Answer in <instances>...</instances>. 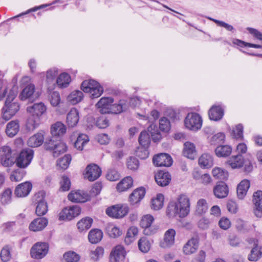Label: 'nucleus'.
Wrapping results in <instances>:
<instances>
[{
  "label": "nucleus",
  "instance_id": "nucleus-1",
  "mask_svg": "<svg viewBox=\"0 0 262 262\" xmlns=\"http://www.w3.org/2000/svg\"><path fill=\"white\" fill-rule=\"evenodd\" d=\"M190 200L187 195L181 194L176 201L169 203L166 214L169 218L179 217L183 218L188 215L190 212Z\"/></svg>",
  "mask_w": 262,
  "mask_h": 262
},
{
  "label": "nucleus",
  "instance_id": "nucleus-2",
  "mask_svg": "<svg viewBox=\"0 0 262 262\" xmlns=\"http://www.w3.org/2000/svg\"><path fill=\"white\" fill-rule=\"evenodd\" d=\"M113 102L112 97H102L96 103V106L101 114H119L127 109L128 104L124 100H120L116 104H113Z\"/></svg>",
  "mask_w": 262,
  "mask_h": 262
},
{
  "label": "nucleus",
  "instance_id": "nucleus-3",
  "mask_svg": "<svg viewBox=\"0 0 262 262\" xmlns=\"http://www.w3.org/2000/svg\"><path fill=\"white\" fill-rule=\"evenodd\" d=\"M17 94L16 88H13L9 90L5 105L2 110V117L0 118V124H4L7 121L10 120L19 110L18 103L13 101Z\"/></svg>",
  "mask_w": 262,
  "mask_h": 262
},
{
  "label": "nucleus",
  "instance_id": "nucleus-4",
  "mask_svg": "<svg viewBox=\"0 0 262 262\" xmlns=\"http://www.w3.org/2000/svg\"><path fill=\"white\" fill-rule=\"evenodd\" d=\"M32 115L27 121L26 126L29 130H33L36 128L40 123V117L46 113L47 107L42 102L34 103L27 109Z\"/></svg>",
  "mask_w": 262,
  "mask_h": 262
},
{
  "label": "nucleus",
  "instance_id": "nucleus-5",
  "mask_svg": "<svg viewBox=\"0 0 262 262\" xmlns=\"http://www.w3.org/2000/svg\"><path fill=\"white\" fill-rule=\"evenodd\" d=\"M81 88L84 92L90 93L92 98H98L103 92V88L100 83L92 79L84 80Z\"/></svg>",
  "mask_w": 262,
  "mask_h": 262
},
{
  "label": "nucleus",
  "instance_id": "nucleus-6",
  "mask_svg": "<svg viewBox=\"0 0 262 262\" xmlns=\"http://www.w3.org/2000/svg\"><path fill=\"white\" fill-rule=\"evenodd\" d=\"M203 120L201 116L196 113H189L184 119L185 126L192 131H198L202 126Z\"/></svg>",
  "mask_w": 262,
  "mask_h": 262
},
{
  "label": "nucleus",
  "instance_id": "nucleus-7",
  "mask_svg": "<svg viewBox=\"0 0 262 262\" xmlns=\"http://www.w3.org/2000/svg\"><path fill=\"white\" fill-rule=\"evenodd\" d=\"M33 201L36 205V215L41 216L46 214L48 211V204L45 199V193L42 191L36 193L34 196Z\"/></svg>",
  "mask_w": 262,
  "mask_h": 262
},
{
  "label": "nucleus",
  "instance_id": "nucleus-8",
  "mask_svg": "<svg viewBox=\"0 0 262 262\" xmlns=\"http://www.w3.org/2000/svg\"><path fill=\"white\" fill-rule=\"evenodd\" d=\"M81 213L80 207L77 205L64 208L58 214L60 221H71Z\"/></svg>",
  "mask_w": 262,
  "mask_h": 262
},
{
  "label": "nucleus",
  "instance_id": "nucleus-9",
  "mask_svg": "<svg viewBox=\"0 0 262 262\" xmlns=\"http://www.w3.org/2000/svg\"><path fill=\"white\" fill-rule=\"evenodd\" d=\"M33 155L32 149L27 148L23 150L15 160L16 166L21 168H26L30 164Z\"/></svg>",
  "mask_w": 262,
  "mask_h": 262
},
{
  "label": "nucleus",
  "instance_id": "nucleus-10",
  "mask_svg": "<svg viewBox=\"0 0 262 262\" xmlns=\"http://www.w3.org/2000/svg\"><path fill=\"white\" fill-rule=\"evenodd\" d=\"M128 211L129 208L127 205L117 204L107 208L105 212L110 217L120 219L125 216Z\"/></svg>",
  "mask_w": 262,
  "mask_h": 262
},
{
  "label": "nucleus",
  "instance_id": "nucleus-11",
  "mask_svg": "<svg viewBox=\"0 0 262 262\" xmlns=\"http://www.w3.org/2000/svg\"><path fill=\"white\" fill-rule=\"evenodd\" d=\"M45 146L47 150L52 151L53 155L55 157L59 156L67 150V146L64 143L60 141H55L52 139L48 142H46Z\"/></svg>",
  "mask_w": 262,
  "mask_h": 262
},
{
  "label": "nucleus",
  "instance_id": "nucleus-12",
  "mask_svg": "<svg viewBox=\"0 0 262 262\" xmlns=\"http://www.w3.org/2000/svg\"><path fill=\"white\" fill-rule=\"evenodd\" d=\"M0 162L5 167L11 166L15 163V159L9 146H4L0 147Z\"/></svg>",
  "mask_w": 262,
  "mask_h": 262
},
{
  "label": "nucleus",
  "instance_id": "nucleus-13",
  "mask_svg": "<svg viewBox=\"0 0 262 262\" xmlns=\"http://www.w3.org/2000/svg\"><path fill=\"white\" fill-rule=\"evenodd\" d=\"M48 250L49 246L47 243L38 242L31 248L30 254L33 258L41 259L46 255Z\"/></svg>",
  "mask_w": 262,
  "mask_h": 262
},
{
  "label": "nucleus",
  "instance_id": "nucleus-14",
  "mask_svg": "<svg viewBox=\"0 0 262 262\" xmlns=\"http://www.w3.org/2000/svg\"><path fill=\"white\" fill-rule=\"evenodd\" d=\"M248 242L253 246L248 259L250 261H256L262 256V246L258 245V241L255 238H250Z\"/></svg>",
  "mask_w": 262,
  "mask_h": 262
},
{
  "label": "nucleus",
  "instance_id": "nucleus-15",
  "mask_svg": "<svg viewBox=\"0 0 262 262\" xmlns=\"http://www.w3.org/2000/svg\"><path fill=\"white\" fill-rule=\"evenodd\" d=\"M101 174L100 168L95 164H91L87 166L83 174L85 178L90 181H94L97 179Z\"/></svg>",
  "mask_w": 262,
  "mask_h": 262
},
{
  "label": "nucleus",
  "instance_id": "nucleus-16",
  "mask_svg": "<svg viewBox=\"0 0 262 262\" xmlns=\"http://www.w3.org/2000/svg\"><path fill=\"white\" fill-rule=\"evenodd\" d=\"M126 255L124 247L118 245L115 246L110 253V260L111 262H122Z\"/></svg>",
  "mask_w": 262,
  "mask_h": 262
},
{
  "label": "nucleus",
  "instance_id": "nucleus-17",
  "mask_svg": "<svg viewBox=\"0 0 262 262\" xmlns=\"http://www.w3.org/2000/svg\"><path fill=\"white\" fill-rule=\"evenodd\" d=\"M38 93H35V85L33 84L27 85L21 92L19 98L21 100L29 99L30 101H34L39 97Z\"/></svg>",
  "mask_w": 262,
  "mask_h": 262
},
{
  "label": "nucleus",
  "instance_id": "nucleus-18",
  "mask_svg": "<svg viewBox=\"0 0 262 262\" xmlns=\"http://www.w3.org/2000/svg\"><path fill=\"white\" fill-rule=\"evenodd\" d=\"M254 213L257 217L262 216V191L258 190L253 195Z\"/></svg>",
  "mask_w": 262,
  "mask_h": 262
},
{
  "label": "nucleus",
  "instance_id": "nucleus-19",
  "mask_svg": "<svg viewBox=\"0 0 262 262\" xmlns=\"http://www.w3.org/2000/svg\"><path fill=\"white\" fill-rule=\"evenodd\" d=\"M153 163L157 166L168 167L172 165V159L167 154L162 153L154 157Z\"/></svg>",
  "mask_w": 262,
  "mask_h": 262
},
{
  "label": "nucleus",
  "instance_id": "nucleus-20",
  "mask_svg": "<svg viewBox=\"0 0 262 262\" xmlns=\"http://www.w3.org/2000/svg\"><path fill=\"white\" fill-rule=\"evenodd\" d=\"M199 240L198 237L189 239L183 248V252L186 255H189L196 252L199 248Z\"/></svg>",
  "mask_w": 262,
  "mask_h": 262
},
{
  "label": "nucleus",
  "instance_id": "nucleus-21",
  "mask_svg": "<svg viewBox=\"0 0 262 262\" xmlns=\"http://www.w3.org/2000/svg\"><path fill=\"white\" fill-rule=\"evenodd\" d=\"M139 144L144 147V149H143V155H141L138 152V156L140 157L141 159H145L148 156V152L145 149L146 148L148 147L150 143V136L149 134L146 131H142L139 137Z\"/></svg>",
  "mask_w": 262,
  "mask_h": 262
},
{
  "label": "nucleus",
  "instance_id": "nucleus-22",
  "mask_svg": "<svg viewBox=\"0 0 262 262\" xmlns=\"http://www.w3.org/2000/svg\"><path fill=\"white\" fill-rule=\"evenodd\" d=\"M176 231L174 229H170L166 231L164 237L160 242V245L163 248H168L173 245Z\"/></svg>",
  "mask_w": 262,
  "mask_h": 262
},
{
  "label": "nucleus",
  "instance_id": "nucleus-23",
  "mask_svg": "<svg viewBox=\"0 0 262 262\" xmlns=\"http://www.w3.org/2000/svg\"><path fill=\"white\" fill-rule=\"evenodd\" d=\"M224 114V110L220 105H214L208 111L209 119L215 121L221 120L223 118Z\"/></svg>",
  "mask_w": 262,
  "mask_h": 262
},
{
  "label": "nucleus",
  "instance_id": "nucleus-24",
  "mask_svg": "<svg viewBox=\"0 0 262 262\" xmlns=\"http://www.w3.org/2000/svg\"><path fill=\"white\" fill-rule=\"evenodd\" d=\"M48 223V220L45 217L37 218L30 223L29 229L34 232L41 231L47 226Z\"/></svg>",
  "mask_w": 262,
  "mask_h": 262
},
{
  "label": "nucleus",
  "instance_id": "nucleus-25",
  "mask_svg": "<svg viewBox=\"0 0 262 262\" xmlns=\"http://www.w3.org/2000/svg\"><path fill=\"white\" fill-rule=\"evenodd\" d=\"M32 189V184L26 182L18 185L15 188V194L17 197H25L28 195Z\"/></svg>",
  "mask_w": 262,
  "mask_h": 262
},
{
  "label": "nucleus",
  "instance_id": "nucleus-26",
  "mask_svg": "<svg viewBox=\"0 0 262 262\" xmlns=\"http://www.w3.org/2000/svg\"><path fill=\"white\" fill-rule=\"evenodd\" d=\"M68 199L73 202H85L88 199V195L83 191H72L68 195Z\"/></svg>",
  "mask_w": 262,
  "mask_h": 262
},
{
  "label": "nucleus",
  "instance_id": "nucleus-27",
  "mask_svg": "<svg viewBox=\"0 0 262 262\" xmlns=\"http://www.w3.org/2000/svg\"><path fill=\"white\" fill-rule=\"evenodd\" d=\"M44 135L42 133L39 132L30 137L27 141V144L31 147H39L44 142Z\"/></svg>",
  "mask_w": 262,
  "mask_h": 262
},
{
  "label": "nucleus",
  "instance_id": "nucleus-28",
  "mask_svg": "<svg viewBox=\"0 0 262 262\" xmlns=\"http://www.w3.org/2000/svg\"><path fill=\"white\" fill-rule=\"evenodd\" d=\"M155 180L158 185L165 186L170 183L171 176L168 172L160 171L156 174Z\"/></svg>",
  "mask_w": 262,
  "mask_h": 262
},
{
  "label": "nucleus",
  "instance_id": "nucleus-29",
  "mask_svg": "<svg viewBox=\"0 0 262 262\" xmlns=\"http://www.w3.org/2000/svg\"><path fill=\"white\" fill-rule=\"evenodd\" d=\"M244 163V159L241 155L232 156L226 162V164L232 169L239 168Z\"/></svg>",
  "mask_w": 262,
  "mask_h": 262
},
{
  "label": "nucleus",
  "instance_id": "nucleus-30",
  "mask_svg": "<svg viewBox=\"0 0 262 262\" xmlns=\"http://www.w3.org/2000/svg\"><path fill=\"white\" fill-rule=\"evenodd\" d=\"M183 155L190 159H194L196 156V150L195 145L190 142H186L184 144Z\"/></svg>",
  "mask_w": 262,
  "mask_h": 262
},
{
  "label": "nucleus",
  "instance_id": "nucleus-31",
  "mask_svg": "<svg viewBox=\"0 0 262 262\" xmlns=\"http://www.w3.org/2000/svg\"><path fill=\"white\" fill-rule=\"evenodd\" d=\"M215 196L220 199L226 198L229 193L227 185L224 183H220L215 185L213 189Z\"/></svg>",
  "mask_w": 262,
  "mask_h": 262
},
{
  "label": "nucleus",
  "instance_id": "nucleus-32",
  "mask_svg": "<svg viewBox=\"0 0 262 262\" xmlns=\"http://www.w3.org/2000/svg\"><path fill=\"white\" fill-rule=\"evenodd\" d=\"M198 163L202 168H209L213 165V157L209 154L204 153L199 157Z\"/></svg>",
  "mask_w": 262,
  "mask_h": 262
},
{
  "label": "nucleus",
  "instance_id": "nucleus-33",
  "mask_svg": "<svg viewBox=\"0 0 262 262\" xmlns=\"http://www.w3.org/2000/svg\"><path fill=\"white\" fill-rule=\"evenodd\" d=\"M79 119V113L78 111L75 108H72L68 113L67 117V122L69 127H74L77 125Z\"/></svg>",
  "mask_w": 262,
  "mask_h": 262
},
{
  "label": "nucleus",
  "instance_id": "nucleus-34",
  "mask_svg": "<svg viewBox=\"0 0 262 262\" xmlns=\"http://www.w3.org/2000/svg\"><path fill=\"white\" fill-rule=\"evenodd\" d=\"M145 190L143 187L135 189L129 195V200L133 205L139 203L144 196Z\"/></svg>",
  "mask_w": 262,
  "mask_h": 262
},
{
  "label": "nucleus",
  "instance_id": "nucleus-35",
  "mask_svg": "<svg viewBox=\"0 0 262 262\" xmlns=\"http://www.w3.org/2000/svg\"><path fill=\"white\" fill-rule=\"evenodd\" d=\"M154 221V217L150 214H146L142 217L140 221V226L144 228V233L146 235H150L151 233L149 231V228Z\"/></svg>",
  "mask_w": 262,
  "mask_h": 262
},
{
  "label": "nucleus",
  "instance_id": "nucleus-36",
  "mask_svg": "<svg viewBox=\"0 0 262 262\" xmlns=\"http://www.w3.org/2000/svg\"><path fill=\"white\" fill-rule=\"evenodd\" d=\"M250 186V181L247 179L243 180L237 187V195L239 199H243L246 196Z\"/></svg>",
  "mask_w": 262,
  "mask_h": 262
},
{
  "label": "nucleus",
  "instance_id": "nucleus-37",
  "mask_svg": "<svg viewBox=\"0 0 262 262\" xmlns=\"http://www.w3.org/2000/svg\"><path fill=\"white\" fill-rule=\"evenodd\" d=\"M66 126L61 122L55 123L51 127V133L53 136H62L66 133Z\"/></svg>",
  "mask_w": 262,
  "mask_h": 262
},
{
  "label": "nucleus",
  "instance_id": "nucleus-38",
  "mask_svg": "<svg viewBox=\"0 0 262 262\" xmlns=\"http://www.w3.org/2000/svg\"><path fill=\"white\" fill-rule=\"evenodd\" d=\"M93 220L90 217H85L81 219L77 223V227L80 232H86L89 229L93 224Z\"/></svg>",
  "mask_w": 262,
  "mask_h": 262
},
{
  "label": "nucleus",
  "instance_id": "nucleus-39",
  "mask_svg": "<svg viewBox=\"0 0 262 262\" xmlns=\"http://www.w3.org/2000/svg\"><path fill=\"white\" fill-rule=\"evenodd\" d=\"M19 129V125L18 121H11L7 125L6 133L9 137H13L18 133Z\"/></svg>",
  "mask_w": 262,
  "mask_h": 262
},
{
  "label": "nucleus",
  "instance_id": "nucleus-40",
  "mask_svg": "<svg viewBox=\"0 0 262 262\" xmlns=\"http://www.w3.org/2000/svg\"><path fill=\"white\" fill-rule=\"evenodd\" d=\"M72 81L71 77L67 73H61L56 79V83L61 89L67 88Z\"/></svg>",
  "mask_w": 262,
  "mask_h": 262
},
{
  "label": "nucleus",
  "instance_id": "nucleus-41",
  "mask_svg": "<svg viewBox=\"0 0 262 262\" xmlns=\"http://www.w3.org/2000/svg\"><path fill=\"white\" fill-rule=\"evenodd\" d=\"M103 236V232L100 229H93L89 232L88 238L92 244H97L102 239Z\"/></svg>",
  "mask_w": 262,
  "mask_h": 262
},
{
  "label": "nucleus",
  "instance_id": "nucleus-42",
  "mask_svg": "<svg viewBox=\"0 0 262 262\" xmlns=\"http://www.w3.org/2000/svg\"><path fill=\"white\" fill-rule=\"evenodd\" d=\"M133 184V180L131 177H126L122 179L117 185L116 189L119 192L126 191L131 188Z\"/></svg>",
  "mask_w": 262,
  "mask_h": 262
},
{
  "label": "nucleus",
  "instance_id": "nucleus-43",
  "mask_svg": "<svg viewBox=\"0 0 262 262\" xmlns=\"http://www.w3.org/2000/svg\"><path fill=\"white\" fill-rule=\"evenodd\" d=\"M138 229L135 226L130 227L127 230L125 237L124 242L126 245H129L135 241L136 236L138 234Z\"/></svg>",
  "mask_w": 262,
  "mask_h": 262
},
{
  "label": "nucleus",
  "instance_id": "nucleus-44",
  "mask_svg": "<svg viewBox=\"0 0 262 262\" xmlns=\"http://www.w3.org/2000/svg\"><path fill=\"white\" fill-rule=\"evenodd\" d=\"M215 152L218 157H226L231 154L232 148L227 145H220L216 148Z\"/></svg>",
  "mask_w": 262,
  "mask_h": 262
},
{
  "label": "nucleus",
  "instance_id": "nucleus-45",
  "mask_svg": "<svg viewBox=\"0 0 262 262\" xmlns=\"http://www.w3.org/2000/svg\"><path fill=\"white\" fill-rule=\"evenodd\" d=\"M83 97V93L79 90L71 92L68 97V100L72 104H76L80 102Z\"/></svg>",
  "mask_w": 262,
  "mask_h": 262
},
{
  "label": "nucleus",
  "instance_id": "nucleus-46",
  "mask_svg": "<svg viewBox=\"0 0 262 262\" xmlns=\"http://www.w3.org/2000/svg\"><path fill=\"white\" fill-rule=\"evenodd\" d=\"M138 247L143 253H147L150 249L151 242L146 237H142L139 240Z\"/></svg>",
  "mask_w": 262,
  "mask_h": 262
},
{
  "label": "nucleus",
  "instance_id": "nucleus-47",
  "mask_svg": "<svg viewBox=\"0 0 262 262\" xmlns=\"http://www.w3.org/2000/svg\"><path fill=\"white\" fill-rule=\"evenodd\" d=\"M89 141V137L84 134H80L75 142V147L77 149L82 150L84 146Z\"/></svg>",
  "mask_w": 262,
  "mask_h": 262
},
{
  "label": "nucleus",
  "instance_id": "nucleus-48",
  "mask_svg": "<svg viewBox=\"0 0 262 262\" xmlns=\"http://www.w3.org/2000/svg\"><path fill=\"white\" fill-rule=\"evenodd\" d=\"M164 196L162 194H157L156 198L151 200V208L155 210L161 209L163 206Z\"/></svg>",
  "mask_w": 262,
  "mask_h": 262
},
{
  "label": "nucleus",
  "instance_id": "nucleus-49",
  "mask_svg": "<svg viewBox=\"0 0 262 262\" xmlns=\"http://www.w3.org/2000/svg\"><path fill=\"white\" fill-rule=\"evenodd\" d=\"M208 209V205L206 200L201 199L197 202L196 212L200 215L205 213Z\"/></svg>",
  "mask_w": 262,
  "mask_h": 262
},
{
  "label": "nucleus",
  "instance_id": "nucleus-50",
  "mask_svg": "<svg viewBox=\"0 0 262 262\" xmlns=\"http://www.w3.org/2000/svg\"><path fill=\"white\" fill-rule=\"evenodd\" d=\"M48 99L52 106H58L61 101L59 92L57 91L51 92L49 94Z\"/></svg>",
  "mask_w": 262,
  "mask_h": 262
},
{
  "label": "nucleus",
  "instance_id": "nucleus-51",
  "mask_svg": "<svg viewBox=\"0 0 262 262\" xmlns=\"http://www.w3.org/2000/svg\"><path fill=\"white\" fill-rule=\"evenodd\" d=\"M147 130L150 132L151 139L154 142H158L161 139V135L155 124H151L148 127Z\"/></svg>",
  "mask_w": 262,
  "mask_h": 262
},
{
  "label": "nucleus",
  "instance_id": "nucleus-52",
  "mask_svg": "<svg viewBox=\"0 0 262 262\" xmlns=\"http://www.w3.org/2000/svg\"><path fill=\"white\" fill-rule=\"evenodd\" d=\"M213 176L221 180H225L228 177V173L226 170L220 167H215L212 171Z\"/></svg>",
  "mask_w": 262,
  "mask_h": 262
},
{
  "label": "nucleus",
  "instance_id": "nucleus-53",
  "mask_svg": "<svg viewBox=\"0 0 262 262\" xmlns=\"http://www.w3.org/2000/svg\"><path fill=\"white\" fill-rule=\"evenodd\" d=\"M71 161V157L69 155H66L57 161V166L63 170L66 169L69 166Z\"/></svg>",
  "mask_w": 262,
  "mask_h": 262
},
{
  "label": "nucleus",
  "instance_id": "nucleus-54",
  "mask_svg": "<svg viewBox=\"0 0 262 262\" xmlns=\"http://www.w3.org/2000/svg\"><path fill=\"white\" fill-rule=\"evenodd\" d=\"M104 254V249L102 247H97L94 250L91 251L90 256L94 261H97L102 258Z\"/></svg>",
  "mask_w": 262,
  "mask_h": 262
},
{
  "label": "nucleus",
  "instance_id": "nucleus-55",
  "mask_svg": "<svg viewBox=\"0 0 262 262\" xmlns=\"http://www.w3.org/2000/svg\"><path fill=\"white\" fill-rule=\"evenodd\" d=\"M63 258L66 262H78L80 256L74 251H68L63 254Z\"/></svg>",
  "mask_w": 262,
  "mask_h": 262
},
{
  "label": "nucleus",
  "instance_id": "nucleus-56",
  "mask_svg": "<svg viewBox=\"0 0 262 262\" xmlns=\"http://www.w3.org/2000/svg\"><path fill=\"white\" fill-rule=\"evenodd\" d=\"M11 257V248L9 246H6L1 250V259L4 262H7L10 259Z\"/></svg>",
  "mask_w": 262,
  "mask_h": 262
},
{
  "label": "nucleus",
  "instance_id": "nucleus-57",
  "mask_svg": "<svg viewBox=\"0 0 262 262\" xmlns=\"http://www.w3.org/2000/svg\"><path fill=\"white\" fill-rule=\"evenodd\" d=\"M26 174L24 170L18 169L15 170L10 176L12 181L18 182L21 181Z\"/></svg>",
  "mask_w": 262,
  "mask_h": 262
},
{
  "label": "nucleus",
  "instance_id": "nucleus-58",
  "mask_svg": "<svg viewBox=\"0 0 262 262\" xmlns=\"http://www.w3.org/2000/svg\"><path fill=\"white\" fill-rule=\"evenodd\" d=\"M12 191L10 189H7L0 197V201L3 204H7L11 202Z\"/></svg>",
  "mask_w": 262,
  "mask_h": 262
},
{
  "label": "nucleus",
  "instance_id": "nucleus-59",
  "mask_svg": "<svg viewBox=\"0 0 262 262\" xmlns=\"http://www.w3.org/2000/svg\"><path fill=\"white\" fill-rule=\"evenodd\" d=\"M232 136L236 139H243V126L242 124H238L233 128L232 130Z\"/></svg>",
  "mask_w": 262,
  "mask_h": 262
},
{
  "label": "nucleus",
  "instance_id": "nucleus-60",
  "mask_svg": "<svg viewBox=\"0 0 262 262\" xmlns=\"http://www.w3.org/2000/svg\"><path fill=\"white\" fill-rule=\"evenodd\" d=\"M120 174L114 169H109L106 174V179L110 181H117L120 179Z\"/></svg>",
  "mask_w": 262,
  "mask_h": 262
},
{
  "label": "nucleus",
  "instance_id": "nucleus-61",
  "mask_svg": "<svg viewBox=\"0 0 262 262\" xmlns=\"http://www.w3.org/2000/svg\"><path fill=\"white\" fill-rule=\"evenodd\" d=\"M109 235L112 237H117L122 234V231L119 228L114 225H110L107 228Z\"/></svg>",
  "mask_w": 262,
  "mask_h": 262
},
{
  "label": "nucleus",
  "instance_id": "nucleus-62",
  "mask_svg": "<svg viewBox=\"0 0 262 262\" xmlns=\"http://www.w3.org/2000/svg\"><path fill=\"white\" fill-rule=\"evenodd\" d=\"M139 166L138 160L135 157L129 158L127 161V166L128 169L132 170H137Z\"/></svg>",
  "mask_w": 262,
  "mask_h": 262
},
{
  "label": "nucleus",
  "instance_id": "nucleus-63",
  "mask_svg": "<svg viewBox=\"0 0 262 262\" xmlns=\"http://www.w3.org/2000/svg\"><path fill=\"white\" fill-rule=\"evenodd\" d=\"M170 128L169 120L166 117L161 118L159 121V128L161 130L167 132Z\"/></svg>",
  "mask_w": 262,
  "mask_h": 262
},
{
  "label": "nucleus",
  "instance_id": "nucleus-64",
  "mask_svg": "<svg viewBox=\"0 0 262 262\" xmlns=\"http://www.w3.org/2000/svg\"><path fill=\"white\" fill-rule=\"evenodd\" d=\"M71 186V182L68 177L63 176L61 178L60 181V189L63 191H66L69 190Z\"/></svg>",
  "mask_w": 262,
  "mask_h": 262
}]
</instances>
